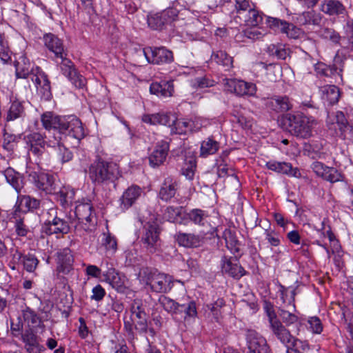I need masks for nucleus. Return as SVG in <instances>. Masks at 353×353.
Masks as SVG:
<instances>
[{
    "label": "nucleus",
    "instance_id": "obj_36",
    "mask_svg": "<svg viewBox=\"0 0 353 353\" xmlns=\"http://www.w3.org/2000/svg\"><path fill=\"white\" fill-rule=\"evenodd\" d=\"M171 133L185 134L192 131V122L185 119H178L174 115L171 114L170 125Z\"/></svg>",
    "mask_w": 353,
    "mask_h": 353
},
{
    "label": "nucleus",
    "instance_id": "obj_4",
    "mask_svg": "<svg viewBox=\"0 0 353 353\" xmlns=\"http://www.w3.org/2000/svg\"><path fill=\"white\" fill-rule=\"evenodd\" d=\"M28 180L39 190L48 194H56L61 185L56 174L41 171L39 167L27 168Z\"/></svg>",
    "mask_w": 353,
    "mask_h": 353
},
{
    "label": "nucleus",
    "instance_id": "obj_6",
    "mask_svg": "<svg viewBox=\"0 0 353 353\" xmlns=\"http://www.w3.org/2000/svg\"><path fill=\"white\" fill-rule=\"evenodd\" d=\"M75 219L72 221L75 228L81 226L85 231L92 230L97 224V217L90 200L78 201L74 212Z\"/></svg>",
    "mask_w": 353,
    "mask_h": 353
},
{
    "label": "nucleus",
    "instance_id": "obj_55",
    "mask_svg": "<svg viewBox=\"0 0 353 353\" xmlns=\"http://www.w3.org/2000/svg\"><path fill=\"white\" fill-rule=\"evenodd\" d=\"M264 234L265 240L270 245L277 247L281 244L280 235L275 230L271 229H265Z\"/></svg>",
    "mask_w": 353,
    "mask_h": 353
},
{
    "label": "nucleus",
    "instance_id": "obj_63",
    "mask_svg": "<svg viewBox=\"0 0 353 353\" xmlns=\"http://www.w3.org/2000/svg\"><path fill=\"white\" fill-rule=\"evenodd\" d=\"M161 97H168L172 95L174 92V85L172 81H161Z\"/></svg>",
    "mask_w": 353,
    "mask_h": 353
},
{
    "label": "nucleus",
    "instance_id": "obj_8",
    "mask_svg": "<svg viewBox=\"0 0 353 353\" xmlns=\"http://www.w3.org/2000/svg\"><path fill=\"white\" fill-rule=\"evenodd\" d=\"M152 292L157 293H168L173 287L172 276L160 272L150 273L147 281Z\"/></svg>",
    "mask_w": 353,
    "mask_h": 353
},
{
    "label": "nucleus",
    "instance_id": "obj_22",
    "mask_svg": "<svg viewBox=\"0 0 353 353\" xmlns=\"http://www.w3.org/2000/svg\"><path fill=\"white\" fill-rule=\"evenodd\" d=\"M265 107L275 112H287L292 108L290 99L287 96H274L264 99Z\"/></svg>",
    "mask_w": 353,
    "mask_h": 353
},
{
    "label": "nucleus",
    "instance_id": "obj_28",
    "mask_svg": "<svg viewBox=\"0 0 353 353\" xmlns=\"http://www.w3.org/2000/svg\"><path fill=\"white\" fill-rule=\"evenodd\" d=\"M3 174L6 182L19 194L25 184L23 175L11 167L3 170Z\"/></svg>",
    "mask_w": 353,
    "mask_h": 353
},
{
    "label": "nucleus",
    "instance_id": "obj_35",
    "mask_svg": "<svg viewBox=\"0 0 353 353\" xmlns=\"http://www.w3.org/2000/svg\"><path fill=\"white\" fill-rule=\"evenodd\" d=\"M175 236L179 245L185 248H196L201 243V237L194 234L179 232Z\"/></svg>",
    "mask_w": 353,
    "mask_h": 353
},
{
    "label": "nucleus",
    "instance_id": "obj_26",
    "mask_svg": "<svg viewBox=\"0 0 353 353\" xmlns=\"http://www.w3.org/2000/svg\"><path fill=\"white\" fill-rule=\"evenodd\" d=\"M268 169L279 174L299 177L301 173L297 168H293L290 163L270 161L266 163Z\"/></svg>",
    "mask_w": 353,
    "mask_h": 353
},
{
    "label": "nucleus",
    "instance_id": "obj_33",
    "mask_svg": "<svg viewBox=\"0 0 353 353\" xmlns=\"http://www.w3.org/2000/svg\"><path fill=\"white\" fill-rule=\"evenodd\" d=\"M177 190V184L176 181L170 177L164 180L163 183L159 190V198L165 201H169L174 197Z\"/></svg>",
    "mask_w": 353,
    "mask_h": 353
},
{
    "label": "nucleus",
    "instance_id": "obj_1",
    "mask_svg": "<svg viewBox=\"0 0 353 353\" xmlns=\"http://www.w3.org/2000/svg\"><path fill=\"white\" fill-rule=\"evenodd\" d=\"M41 121L48 134H51V130H53L52 139L54 134L57 137L63 134L76 139L79 143L85 136L83 124L76 117H61L52 112H46L41 115Z\"/></svg>",
    "mask_w": 353,
    "mask_h": 353
},
{
    "label": "nucleus",
    "instance_id": "obj_3",
    "mask_svg": "<svg viewBox=\"0 0 353 353\" xmlns=\"http://www.w3.org/2000/svg\"><path fill=\"white\" fill-rule=\"evenodd\" d=\"M89 177L95 184L114 183L121 176L119 165L113 162L98 161L89 168Z\"/></svg>",
    "mask_w": 353,
    "mask_h": 353
},
{
    "label": "nucleus",
    "instance_id": "obj_56",
    "mask_svg": "<svg viewBox=\"0 0 353 353\" xmlns=\"http://www.w3.org/2000/svg\"><path fill=\"white\" fill-rule=\"evenodd\" d=\"M287 26L285 30H283V34H286L288 37L296 39L300 38L303 34V30L293 23L288 22V26Z\"/></svg>",
    "mask_w": 353,
    "mask_h": 353
},
{
    "label": "nucleus",
    "instance_id": "obj_19",
    "mask_svg": "<svg viewBox=\"0 0 353 353\" xmlns=\"http://www.w3.org/2000/svg\"><path fill=\"white\" fill-rule=\"evenodd\" d=\"M265 17L253 7L250 8V10H248L241 16L236 15L235 17L236 21L240 26L245 25L253 28L258 27L265 20Z\"/></svg>",
    "mask_w": 353,
    "mask_h": 353
},
{
    "label": "nucleus",
    "instance_id": "obj_18",
    "mask_svg": "<svg viewBox=\"0 0 353 353\" xmlns=\"http://www.w3.org/2000/svg\"><path fill=\"white\" fill-rule=\"evenodd\" d=\"M57 270L59 273L68 274L72 269L74 258L70 248H64L56 253Z\"/></svg>",
    "mask_w": 353,
    "mask_h": 353
},
{
    "label": "nucleus",
    "instance_id": "obj_51",
    "mask_svg": "<svg viewBox=\"0 0 353 353\" xmlns=\"http://www.w3.org/2000/svg\"><path fill=\"white\" fill-rule=\"evenodd\" d=\"M39 261L38 259L32 254L28 253L24 255L22 263L23 268L28 272H34L37 269Z\"/></svg>",
    "mask_w": 353,
    "mask_h": 353
},
{
    "label": "nucleus",
    "instance_id": "obj_58",
    "mask_svg": "<svg viewBox=\"0 0 353 353\" xmlns=\"http://www.w3.org/2000/svg\"><path fill=\"white\" fill-rule=\"evenodd\" d=\"M26 350L29 353H41L43 346L39 345L34 336H31L26 342Z\"/></svg>",
    "mask_w": 353,
    "mask_h": 353
},
{
    "label": "nucleus",
    "instance_id": "obj_44",
    "mask_svg": "<svg viewBox=\"0 0 353 353\" xmlns=\"http://www.w3.org/2000/svg\"><path fill=\"white\" fill-rule=\"evenodd\" d=\"M183 207L168 206L163 213V218L168 221L179 223L183 217Z\"/></svg>",
    "mask_w": 353,
    "mask_h": 353
},
{
    "label": "nucleus",
    "instance_id": "obj_40",
    "mask_svg": "<svg viewBox=\"0 0 353 353\" xmlns=\"http://www.w3.org/2000/svg\"><path fill=\"white\" fill-rule=\"evenodd\" d=\"M12 219L17 236L23 237L26 236L28 233L30 232V229L28 225L25 223L24 214L21 216L20 214L17 213V210H14L12 214Z\"/></svg>",
    "mask_w": 353,
    "mask_h": 353
},
{
    "label": "nucleus",
    "instance_id": "obj_29",
    "mask_svg": "<svg viewBox=\"0 0 353 353\" xmlns=\"http://www.w3.org/2000/svg\"><path fill=\"white\" fill-rule=\"evenodd\" d=\"M336 122L332 123L334 128L340 131V135L344 139H353V127L347 123L344 114L342 112H337L334 115Z\"/></svg>",
    "mask_w": 353,
    "mask_h": 353
},
{
    "label": "nucleus",
    "instance_id": "obj_12",
    "mask_svg": "<svg viewBox=\"0 0 353 353\" xmlns=\"http://www.w3.org/2000/svg\"><path fill=\"white\" fill-rule=\"evenodd\" d=\"M313 172L319 177L334 183L343 181V175L337 169L333 167H329L320 161H314L311 165Z\"/></svg>",
    "mask_w": 353,
    "mask_h": 353
},
{
    "label": "nucleus",
    "instance_id": "obj_10",
    "mask_svg": "<svg viewBox=\"0 0 353 353\" xmlns=\"http://www.w3.org/2000/svg\"><path fill=\"white\" fill-rule=\"evenodd\" d=\"M52 139L51 134L43 136L41 133L33 132L25 137V140L30 147V152L38 158L45 152V146H48V139Z\"/></svg>",
    "mask_w": 353,
    "mask_h": 353
},
{
    "label": "nucleus",
    "instance_id": "obj_45",
    "mask_svg": "<svg viewBox=\"0 0 353 353\" xmlns=\"http://www.w3.org/2000/svg\"><path fill=\"white\" fill-rule=\"evenodd\" d=\"M188 299L187 303H181L179 305V307L183 309L185 321H188L190 319L194 320L198 315L196 302L190 297H188Z\"/></svg>",
    "mask_w": 353,
    "mask_h": 353
},
{
    "label": "nucleus",
    "instance_id": "obj_20",
    "mask_svg": "<svg viewBox=\"0 0 353 353\" xmlns=\"http://www.w3.org/2000/svg\"><path fill=\"white\" fill-rule=\"evenodd\" d=\"M179 11L174 8H169L155 14L148 19V24L154 29L161 28L164 24L174 21L177 17Z\"/></svg>",
    "mask_w": 353,
    "mask_h": 353
},
{
    "label": "nucleus",
    "instance_id": "obj_27",
    "mask_svg": "<svg viewBox=\"0 0 353 353\" xmlns=\"http://www.w3.org/2000/svg\"><path fill=\"white\" fill-rule=\"evenodd\" d=\"M99 238V250L103 251L108 257L113 256L117 250V241L116 237L108 231L103 232Z\"/></svg>",
    "mask_w": 353,
    "mask_h": 353
},
{
    "label": "nucleus",
    "instance_id": "obj_54",
    "mask_svg": "<svg viewBox=\"0 0 353 353\" xmlns=\"http://www.w3.org/2000/svg\"><path fill=\"white\" fill-rule=\"evenodd\" d=\"M196 161L194 159H190L185 161L183 168L182 174L184 175L188 180H192L196 170Z\"/></svg>",
    "mask_w": 353,
    "mask_h": 353
},
{
    "label": "nucleus",
    "instance_id": "obj_13",
    "mask_svg": "<svg viewBox=\"0 0 353 353\" xmlns=\"http://www.w3.org/2000/svg\"><path fill=\"white\" fill-rule=\"evenodd\" d=\"M270 324V329L273 336L285 347L295 346L297 341L290 333V330L280 320L274 321Z\"/></svg>",
    "mask_w": 353,
    "mask_h": 353
},
{
    "label": "nucleus",
    "instance_id": "obj_39",
    "mask_svg": "<svg viewBox=\"0 0 353 353\" xmlns=\"http://www.w3.org/2000/svg\"><path fill=\"white\" fill-rule=\"evenodd\" d=\"M220 148V143L214 140L213 137H208L201 143L200 157L206 158L208 156L216 154Z\"/></svg>",
    "mask_w": 353,
    "mask_h": 353
},
{
    "label": "nucleus",
    "instance_id": "obj_31",
    "mask_svg": "<svg viewBox=\"0 0 353 353\" xmlns=\"http://www.w3.org/2000/svg\"><path fill=\"white\" fill-rule=\"evenodd\" d=\"M25 116V109L21 101L15 98H11L6 110V120L12 121L22 119Z\"/></svg>",
    "mask_w": 353,
    "mask_h": 353
},
{
    "label": "nucleus",
    "instance_id": "obj_64",
    "mask_svg": "<svg viewBox=\"0 0 353 353\" xmlns=\"http://www.w3.org/2000/svg\"><path fill=\"white\" fill-rule=\"evenodd\" d=\"M10 256L12 263L19 264L22 263L24 255L19 251L18 248H13L10 250Z\"/></svg>",
    "mask_w": 353,
    "mask_h": 353
},
{
    "label": "nucleus",
    "instance_id": "obj_52",
    "mask_svg": "<svg viewBox=\"0 0 353 353\" xmlns=\"http://www.w3.org/2000/svg\"><path fill=\"white\" fill-rule=\"evenodd\" d=\"M23 317L29 326L37 327L41 323V320L38 315L29 307L23 311Z\"/></svg>",
    "mask_w": 353,
    "mask_h": 353
},
{
    "label": "nucleus",
    "instance_id": "obj_17",
    "mask_svg": "<svg viewBox=\"0 0 353 353\" xmlns=\"http://www.w3.org/2000/svg\"><path fill=\"white\" fill-rule=\"evenodd\" d=\"M168 151L169 143L164 140L159 141L148 157L150 165L156 168L162 165L166 159Z\"/></svg>",
    "mask_w": 353,
    "mask_h": 353
},
{
    "label": "nucleus",
    "instance_id": "obj_2",
    "mask_svg": "<svg viewBox=\"0 0 353 353\" xmlns=\"http://www.w3.org/2000/svg\"><path fill=\"white\" fill-rule=\"evenodd\" d=\"M281 122L289 133L303 139H308L312 135L313 128L316 124L313 117L299 112L285 114Z\"/></svg>",
    "mask_w": 353,
    "mask_h": 353
},
{
    "label": "nucleus",
    "instance_id": "obj_48",
    "mask_svg": "<svg viewBox=\"0 0 353 353\" xmlns=\"http://www.w3.org/2000/svg\"><path fill=\"white\" fill-rule=\"evenodd\" d=\"M225 85L228 91L234 92L238 96L243 97L245 93L243 88H245V81L243 80L235 79H226Z\"/></svg>",
    "mask_w": 353,
    "mask_h": 353
},
{
    "label": "nucleus",
    "instance_id": "obj_60",
    "mask_svg": "<svg viewBox=\"0 0 353 353\" xmlns=\"http://www.w3.org/2000/svg\"><path fill=\"white\" fill-rule=\"evenodd\" d=\"M235 1V10L236 15L241 16L248 10H250L252 6L250 3L249 0H234Z\"/></svg>",
    "mask_w": 353,
    "mask_h": 353
},
{
    "label": "nucleus",
    "instance_id": "obj_57",
    "mask_svg": "<svg viewBox=\"0 0 353 353\" xmlns=\"http://www.w3.org/2000/svg\"><path fill=\"white\" fill-rule=\"evenodd\" d=\"M215 85V81L212 79L204 77H198L192 81V86L196 88H210Z\"/></svg>",
    "mask_w": 353,
    "mask_h": 353
},
{
    "label": "nucleus",
    "instance_id": "obj_21",
    "mask_svg": "<svg viewBox=\"0 0 353 353\" xmlns=\"http://www.w3.org/2000/svg\"><path fill=\"white\" fill-rule=\"evenodd\" d=\"M208 217L209 214L206 211L195 208L184 213L179 223L186 225L189 222H192L196 225L205 226L208 223Z\"/></svg>",
    "mask_w": 353,
    "mask_h": 353
},
{
    "label": "nucleus",
    "instance_id": "obj_5",
    "mask_svg": "<svg viewBox=\"0 0 353 353\" xmlns=\"http://www.w3.org/2000/svg\"><path fill=\"white\" fill-rule=\"evenodd\" d=\"M124 328L130 335L134 334V330L140 334L147 332V314L139 302L135 301L132 304L129 319L127 316L124 317Z\"/></svg>",
    "mask_w": 353,
    "mask_h": 353
},
{
    "label": "nucleus",
    "instance_id": "obj_14",
    "mask_svg": "<svg viewBox=\"0 0 353 353\" xmlns=\"http://www.w3.org/2000/svg\"><path fill=\"white\" fill-rule=\"evenodd\" d=\"M319 10L329 17H341L347 14L345 5L339 0H319Z\"/></svg>",
    "mask_w": 353,
    "mask_h": 353
},
{
    "label": "nucleus",
    "instance_id": "obj_15",
    "mask_svg": "<svg viewBox=\"0 0 353 353\" xmlns=\"http://www.w3.org/2000/svg\"><path fill=\"white\" fill-rule=\"evenodd\" d=\"M43 41L47 48L53 52L57 58L61 59V64L63 66H69V61L64 59V48L62 41L51 33L45 34Z\"/></svg>",
    "mask_w": 353,
    "mask_h": 353
},
{
    "label": "nucleus",
    "instance_id": "obj_30",
    "mask_svg": "<svg viewBox=\"0 0 353 353\" xmlns=\"http://www.w3.org/2000/svg\"><path fill=\"white\" fill-rule=\"evenodd\" d=\"M40 202L38 199L31 197L28 195H19L16 205H14L15 210L18 214L26 212L37 209L39 206Z\"/></svg>",
    "mask_w": 353,
    "mask_h": 353
},
{
    "label": "nucleus",
    "instance_id": "obj_34",
    "mask_svg": "<svg viewBox=\"0 0 353 353\" xmlns=\"http://www.w3.org/2000/svg\"><path fill=\"white\" fill-rule=\"evenodd\" d=\"M222 271L234 278H241L245 274L244 269L237 263H233L231 259L223 256L221 259Z\"/></svg>",
    "mask_w": 353,
    "mask_h": 353
},
{
    "label": "nucleus",
    "instance_id": "obj_50",
    "mask_svg": "<svg viewBox=\"0 0 353 353\" xmlns=\"http://www.w3.org/2000/svg\"><path fill=\"white\" fill-rule=\"evenodd\" d=\"M267 52L270 56L278 59H285L288 52L282 44H270L267 48Z\"/></svg>",
    "mask_w": 353,
    "mask_h": 353
},
{
    "label": "nucleus",
    "instance_id": "obj_25",
    "mask_svg": "<svg viewBox=\"0 0 353 353\" xmlns=\"http://www.w3.org/2000/svg\"><path fill=\"white\" fill-rule=\"evenodd\" d=\"M42 232L48 235L63 234L69 232V225L64 220L55 216L52 221L45 222Z\"/></svg>",
    "mask_w": 353,
    "mask_h": 353
},
{
    "label": "nucleus",
    "instance_id": "obj_37",
    "mask_svg": "<svg viewBox=\"0 0 353 353\" xmlns=\"http://www.w3.org/2000/svg\"><path fill=\"white\" fill-rule=\"evenodd\" d=\"M323 16L321 13L313 10L305 11L297 17V21L300 25L319 26L321 23Z\"/></svg>",
    "mask_w": 353,
    "mask_h": 353
},
{
    "label": "nucleus",
    "instance_id": "obj_49",
    "mask_svg": "<svg viewBox=\"0 0 353 353\" xmlns=\"http://www.w3.org/2000/svg\"><path fill=\"white\" fill-rule=\"evenodd\" d=\"M265 23L267 26L275 32H279L283 34L285 27H288V22L276 17H265Z\"/></svg>",
    "mask_w": 353,
    "mask_h": 353
},
{
    "label": "nucleus",
    "instance_id": "obj_11",
    "mask_svg": "<svg viewBox=\"0 0 353 353\" xmlns=\"http://www.w3.org/2000/svg\"><path fill=\"white\" fill-rule=\"evenodd\" d=\"M245 337L248 348L247 353H270L266 339L255 330H248Z\"/></svg>",
    "mask_w": 353,
    "mask_h": 353
},
{
    "label": "nucleus",
    "instance_id": "obj_46",
    "mask_svg": "<svg viewBox=\"0 0 353 353\" xmlns=\"http://www.w3.org/2000/svg\"><path fill=\"white\" fill-rule=\"evenodd\" d=\"M159 303L168 313L172 315L181 312L179 310L180 303L168 296H161L159 299Z\"/></svg>",
    "mask_w": 353,
    "mask_h": 353
},
{
    "label": "nucleus",
    "instance_id": "obj_47",
    "mask_svg": "<svg viewBox=\"0 0 353 353\" xmlns=\"http://www.w3.org/2000/svg\"><path fill=\"white\" fill-rule=\"evenodd\" d=\"M211 62L219 65L231 66L233 64V58L225 51L218 50L212 54Z\"/></svg>",
    "mask_w": 353,
    "mask_h": 353
},
{
    "label": "nucleus",
    "instance_id": "obj_23",
    "mask_svg": "<svg viewBox=\"0 0 353 353\" xmlns=\"http://www.w3.org/2000/svg\"><path fill=\"white\" fill-rule=\"evenodd\" d=\"M143 193L142 189L137 185H132L128 187L120 198V208L123 210L129 209Z\"/></svg>",
    "mask_w": 353,
    "mask_h": 353
},
{
    "label": "nucleus",
    "instance_id": "obj_43",
    "mask_svg": "<svg viewBox=\"0 0 353 353\" xmlns=\"http://www.w3.org/2000/svg\"><path fill=\"white\" fill-rule=\"evenodd\" d=\"M56 194H59V199L61 205L65 208L72 203L74 199L75 192L74 189L69 186L61 188L60 185Z\"/></svg>",
    "mask_w": 353,
    "mask_h": 353
},
{
    "label": "nucleus",
    "instance_id": "obj_62",
    "mask_svg": "<svg viewBox=\"0 0 353 353\" xmlns=\"http://www.w3.org/2000/svg\"><path fill=\"white\" fill-rule=\"evenodd\" d=\"M31 80L34 83L35 85L39 88V86L41 85L43 83V76H46V74L42 72L39 70V68H36L35 69L31 68Z\"/></svg>",
    "mask_w": 353,
    "mask_h": 353
},
{
    "label": "nucleus",
    "instance_id": "obj_24",
    "mask_svg": "<svg viewBox=\"0 0 353 353\" xmlns=\"http://www.w3.org/2000/svg\"><path fill=\"white\" fill-rule=\"evenodd\" d=\"M48 146L55 149L57 157L62 163L69 162L73 158L72 152L63 145L61 137H57L54 134L53 139L49 138Z\"/></svg>",
    "mask_w": 353,
    "mask_h": 353
},
{
    "label": "nucleus",
    "instance_id": "obj_59",
    "mask_svg": "<svg viewBox=\"0 0 353 353\" xmlns=\"http://www.w3.org/2000/svg\"><path fill=\"white\" fill-rule=\"evenodd\" d=\"M308 329L314 334H321L323 331V325L320 319L317 316L310 317L307 320Z\"/></svg>",
    "mask_w": 353,
    "mask_h": 353
},
{
    "label": "nucleus",
    "instance_id": "obj_42",
    "mask_svg": "<svg viewBox=\"0 0 353 353\" xmlns=\"http://www.w3.org/2000/svg\"><path fill=\"white\" fill-rule=\"evenodd\" d=\"M12 52L8 46L7 37L0 32V65H8L12 62Z\"/></svg>",
    "mask_w": 353,
    "mask_h": 353
},
{
    "label": "nucleus",
    "instance_id": "obj_32",
    "mask_svg": "<svg viewBox=\"0 0 353 353\" xmlns=\"http://www.w3.org/2000/svg\"><path fill=\"white\" fill-rule=\"evenodd\" d=\"M321 98L324 103L327 105L336 104L340 97L339 88L334 85H326L319 89Z\"/></svg>",
    "mask_w": 353,
    "mask_h": 353
},
{
    "label": "nucleus",
    "instance_id": "obj_7",
    "mask_svg": "<svg viewBox=\"0 0 353 353\" xmlns=\"http://www.w3.org/2000/svg\"><path fill=\"white\" fill-rule=\"evenodd\" d=\"M144 228L145 232L141 238L143 247L149 253L153 254L157 252L161 246L159 225L156 222H148Z\"/></svg>",
    "mask_w": 353,
    "mask_h": 353
},
{
    "label": "nucleus",
    "instance_id": "obj_38",
    "mask_svg": "<svg viewBox=\"0 0 353 353\" xmlns=\"http://www.w3.org/2000/svg\"><path fill=\"white\" fill-rule=\"evenodd\" d=\"M143 122L150 125H170L171 114L164 112L146 114L142 117Z\"/></svg>",
    "mask_w": 353,
    "mask_h": 353
},
{
    "label": "nucleus",
    "instance_id": "obj_41",
    "mask_svg": "<svg viewBox=\"0 0 353 353\" xmlns=\"http://www.w3.org/2000/svg\"><path fill=\"white\" fill-rule=\"evenodd\" d=\"M62 73L77 88L85 85V79L79 74L76 68H61Z\"/></svg>",
    "mask_w": 353,
    "mask_h": 353
},
{
    "label": "nucleus",
    "instance_id": "obj_61",
    "mask_svg": "<svg viewBox=\"0 0 353 353\" xmlns=\"http://www.w3.org/2000/svg\"><path fill=\"white\" fill-rule=\"evenodd\" d=\"M263 310L268 316L269 323L278 320L274 309V305L269 301H264L263 304Z\"/></svg>",
    "mask_w": 353,
    "mask_h": 353
},
{
    "label": "nucleus",
    "instance_id": "obj_16",
    "mask_svg": "<svg viewBox=\"0 0 353 353\" xmlns=\"http://www.w3.org/2000/svg\"><path fill=\"white\" fill-rule=\"evenodd\" d=\"M296 293L295 290L290 291V298L289 299V310L285 308H280L279 310V315L282 320V323L286 325H292L299 321V318L297 315V310L295 305V296Z\"/></svg>",
    "mask_w": 353,
    "mask_h": 353
},
{
    "label": "nucleus",
    "instance_id": "obj_9",
    "mask_svg": "<svg viewBox=\"0 0 353 353\" xmlns=\"http://www.w3.org/2000/svg\"><path fill=\"white\" fill-rule=\"evenodd\" d=\"M143 54L148 63L152 64H170L174 61L172 52L164 47H148L143 49Z\"/></svg>",
    "mask_w": 353,
    "mask_h": 353
},
{
    "label": "nucleus",
    "instance_id": "obj_53",
    "mask_svg": "<svg viewBox=\"0 0 353 353\" xmlns=\"http://www.w3.org/2000/svg\"><path fill=\"white\" fill-rule=\"evenodd\" d=\"M321 37L325 39H329L334 43H339L341 37L339 34L334 29L329 28H323L320 30Z\"/></svg>",
    "mask_w": 353,
    "mask_h": 353
}]
</instances>
